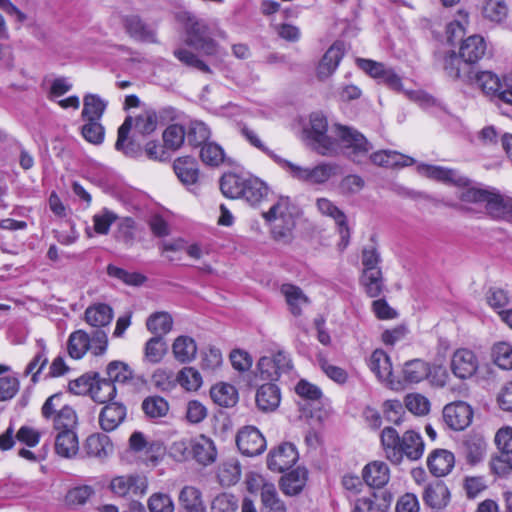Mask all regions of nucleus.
I'll use <instances>...</instances> for the list:
<instances>
[{"mask_svg":"<svg viewBox=\"0 0 512 512\" xmlns=\"http://www.w3.org/2000/svg\"><path fill=\"white\" fill-rule=\"evenodd\" d=\"M304 133L311 149L322 156H336L342 148L349 159L361 163L372 149L365 136L356 129L338 124L329 128L326 117L320 113L310 115Z\"/></svg>","mask_w":512,"mask_h":512,"instance_id":"f257e3e1","label":"nucleus"},{"mask_svg":"<svg viewBox=\"0 0 512 512\" xmlns=\"http://www.w3.org/2000/svg\"><path fill=\"white\" fill-rule=\"evenodd\" d=\"M380 440L386 458L396 465L404 458L416 461L424 453V441L415 430H407L400 436L395 428L387 426L382 430Z\"/></svg>","mask_w":512,"mask_h":512,"instance_id":"f03ea898","label":"nucleus"},{"mask_svg":"<svg viewBox=\"0 0 512 512\" xmlns=\"http://www.w3.org/2000/svg\"><path fill=\"white\" fill-rule=\"evenodd\" d=\"M176 20L182 25L185 33V44L201 52L205 56H216L219 45L212 37L210 26L189 11H180Z\"/></svg>","mask_w":512,"mask_h":512,"instance_id":"7ed1b4c3","label":"nucleus"},{"mask_svg":"<svg viewBox=\"0 0 512 512\" xmlns=\"http://www.w3.org/2000/svg\"><path fill=\"white\" fill-rule=\"evenodd\" d=\"M263 218L270 224L274 238L288 237L295 227L294 206L289 197H279L269 210L263 213Z\"/></svg>","mask_w":512,"mask_h":512,"instance_id":"20e7f679","label":"nucleus"},{"mask_svg":"<svg viewBox=\"0 0 512 512\" xmlns=\"http://www.w3.org/2000/svg\"><path fill=\"white\" fill-rule=\"evenodd\" d=\"M280 166L286 169L294 179L311 185L325 184L337 175L339 170V166L334 163L323 162L314 167H302L285 159Z\"/></svg>","mask_w":512,"mask_h":512,"instance_id":"39448f33","label":"nucleus"},{"mask_svg":"<svg viewBox=\"0 0 512 512\" xmlns=\"http://www.w3.org/2000/svg\"><path fill=\"white\" fill-rule=\"evenodd\" d=\"M41 414L46 420L52 421L55 430L77 426L76 412L71 406L63 403L62 393L48 397L41 408Z\"/></svg>","mask_w":512,"mask_h":512,"instance_id":"423d86ee","label":"nucleus"},{"mask_svg":"<svg viewBox=\"0 0 512 512\" xmlns=\"http://www.w3.org/2000/svg\"><path fill=\"white\" fill-rule=\"evenodd\" d=\"M291 368V359L283 351H279L272 356H263L259 359L256 371L249 383L251 386H257L258 378L270 381V383L277 381L281 374L287 373Z\"/></svg>","mask_w":512,"mask_h":512,"instance_id":"0eeeda50","label":"nucleus"},{"mask_svg":"<svg viewBox=\"0 0 512 512\" xmlns=\"http://www.w3.org/2000/svg\"><path fill=\"white\" fill-rule=\"evenodd\" d=\"M109 488L119 497H141L147 492L148 482L146 477L138 474L121 475L111 479Z\"/></svg>","mask_w":512,"mask_h":512,"instance_id":"6e6552de","label":"nucleus"},{"mask_svg":"<svg viewBox=\"0 0 512 512\" xmlns=\"http://www.w3.org/2000/svg\"><path fill=\"white\" fill-rule=\"evenodd\" d=\"M247 485L251 492L260 487L261 512H286V506L280 500L274 484L265 482L261 476H252L247 480Z\"/></svg>","mask_w":512,"mask_h":512,"instance_id":"1a4fd4ad","label":"nucleus"},{"mask_svg":"<svg viewBox=\"0 0 512 512\" xmlns=\"http://www.w3.org/2000/svg\"><path fill=\"white\" fill-rule=\"evenodd\" d=\"M236 445L241 454L248 457L262 454L267 446L265 437L254 426H244L238 431Z\"/></svg>","mask_w":512,"mask_h":512,"instance_id":"9d476101","label":"nucleus"},{"mask_svg":"<svg viewBox=\"0 0 512 512\" xmlns=\"http://www.w3.org/2000/svg\"><path fill=\"white\" fill-rule=\"evenodd\" d=\"M417 170L422 175L447 185L466 187L471 183V180L468 177L462 175L458 170L452 168L438 165L420 164L417 167Z\"/></svg>","mask_w":512,"mask_h":512,"instance_id":"9b49d317","label":"nucleus"},{"mask_svg":"<svg viewBox=\"0 0 512 512\" xmlns=\"http://www.w3.org/2000/svg\"><path fill=\"white\" fill-rule=\"evenodd\" d=\"M473 418V410L469 404L456 401L447 404L443 409V419L449 428L455 431L464 430Z\"/></svg>","mask_w":512,"mask_h":512,"instance_id":"f8f14e48","label":"nucleus"},{"mask_svg":"<svg viewBox=\"0 0 512 512\" xmlns=\"http://www.w3.org/2000/svg\"><path fill=\"white\" fill-rule=\"evenodd\" d=\"M298 460V452L291 443H282L272 449L267 457V466L271 471L284 472Z\"/></svg>","mask_w":512,"mask_h":512,"instance_id":"ddd939ff","label":"nucleus"},{"mask_svg":"<svg viewBox=\"0 0 512 512\" xmlns=\"http://www.w3.org/2000/svg\"><path fill=\"white\" fill-rule=\"evenodd\" d=\"M126 33L136 41L157 43V33L153 26L145 23L138 15H127L122 18Z\"/></svg>","mask_w":512,"mask_h":512,"instance_id":"4468645a","label":"nucleus"},{"mask_svg":"<svg viewBox=\"0 0 512 512\" xmlns=\"http://www.w3.org/2000/svg\"><path fill=\"white\" fill-rule=\"evenodd\" d=\"M316 206L322 215L331 217L335 221L338 227L339 235L341 237V242L343 243V246L346 247L349 243L350 229L345 213L340 210L331 200L324 197L318 198L316 200Z\"/></svg>","mask_w":512,"mask_h":512,"instance_id":"2eb2a0df","label":"nucleus"},{"mask_svg":"<svg viewBox=\"0 0 512 512\" xmlns=\"http://www.w3.org/2000/svg\"><path fill=\"white\" fill-rule=\"evenodd\" d=\"M450 366L456 377L467 379L476 373L478 369V359L473 351L461 348L454 352Z\"/></svg>","mask_w":512,"mask_h":512,"instance_id":"dca6fc26","label":"nucleus"},{"mask_svg":"<svg viewBox=\"0 0 512 512\" xmlns=\"http://www.w3.org/2000/svg\"><path fill=\"white\" fill-rule=\"evenodd\" d=\"M437 60L450 78L461 80L464 83L470 79L469 70L472 68L465 64L460 55L458 56L455 51L449 50L439 53L437 54Z\"/></svg>","mask_w":512,"mask_h":512,"instance_id":"f3484780","label":"nucleus"},{"mask_svg":"<svg viewBox=\"0 0 512 512\" xmlns=\"http://www.w3.org/2000/svg\"><path fill=\"white\" fill-rule=\"evenodd\" d=\"M487 51V43L481 35H471L464 39L459 48V55L468 66L481 60Z\"/></svg>","mask_w":512,"mask_h":512,"instance_id":"a211bd4d","label":"nucleus"},{"mask_svg":"<svg viewBox=\"0 0 512 512\" xmlns=\"http://www.w3.org/2000/svg\"><path fill=\"white\" fill-rule=\"evenodd\" d=\"M179 512H206L203 494L195 486H184L178 495Z\"/></svg>","mask_w":512,"mask_h":512,"instance_id":"6ab92c4d","label":"nucleus"},{"mask_svg":"<svg viewBox=\"0 0 512 512\" xmlns=\"http://www.w3.org/2000/svg\"><path fill=\"white\" fill-rule=\"evenodd\" d=\"M483 203L487 213L493 218H502L512 213V198L503 196L495 188H488Z\"/></svg>","mask_w":512,"mask_h":512,"instance_id":"aec40b11","label":"nucleus"},{"mask_svg":"<svg viewBox=\"0 0 512 512\" xmlns=\"http://www.w3.org/2000/svg\"><path fill=\"white\" fill-rule=\"evenodd\" d=\"M343 55L344 44L340 41L333 43L326 51L318 65V78L324 80L330 77L336 71Z\"/></svg>","mask_w":512,"mask_h":512,"instance_id":"412c9836","label":"nucleus"},{"mask_svg":"<svg viewBox=\"0 0 512 512\" xmlns=\"http://www.w3.org/2000/svg\"><path fill=\"white\" fill-rule=\"evenodd\" d=\"M362 478L368 486L382 488L390 479L389 467L383 461H372L364 466Z\"/></svg>","mask_w":512,"mask_h":512,"instance_id":"4be33fe9","label":"nucleus"},{"mask_svg":"<svg viewBox=\"0 0 512 512\" xmlns=\"http://www.w3.org/2000/svg\"><path fill=\"white\" fill-rule=\"evenodd\" d=\"M190 447L195 460L202 465L215 462L217 450L212 439L205 435H199L191 440Z\"/></svg>","mask_w":512,"mask_h":512,"instance_id":"5701e85b","label":"nucleus"},{"mask_svg":"<svg viewBox=\"0 0 512 512\" xmlns=\"http://www.w3.org/2000/svg\"><path fill=\"white\" fill-rule=\"evenodd\" d=\"M74 429L75 427H63L58 430L55 437V451L58 455L71 458L77 454L79 442Z\"/></svg>","mask_w":512,"mask_h":512,"instance_id":"b1692460","label":"nucleus"},{"mask_svg":"<svg viewBox=\"0 0 512 512\" xmlns=\"http://www.w3.org/2000/svg\"><path fill=\"white\" fill-rule=\"evenodd\" d=\"M126 408L118 402H110L104 406L99 415V424L104 431L115 430L125 419Z\"/></svg>","mask_w":512,"mask_h":512,"instance_id":"393cba45","label":"nucleus"},{"mask_svg":"<svg viewBox=\"0 0 512 512\" xmlns=\"http://www.w3.org/2000/svg\"><path fill=\"white\" fill-rule=\"evenodd\" d=\"M469 80L467 84L475 85L480 88L484 93L489 95H498L503 85L498 76L490 71H474L469 70Z\"/></svg>","mask_w":512,"mask_h":512,"instance_id":"a878e982","label":"nucleus"},{"mask_svg":"<svg viewBox=\"0 0 512 512\" xmlns=\"http://www.w3.org/2000/svg\"><path fill=\"white\" fill-rule=\"evenodd\" d=\"M449 496L450 493L446 485L442 481L436 480L425 487L422 497L427 506L441 509L448 504Z\"/></svg>","mask_w":512,"mask_h":512,"instance_id":"bb28decb","label":"nucleus"},{"mask_svg":"<svg viewBox=\"0 0 512 512\" xmlns=\"http://www.w3.org/2000/svg\"><path fill=\"white\" fill-rule=\"evenodd\" d=\"M455 458L446 449H436L428 457L427 464L430 472L436 477L448 474L454 467Z\"/></svg>","mask_w":512,"mask_h":512,"instance_id":"cd10ccee","label":"nucleus"},{"mask_svg":"<svg viewBox=\"0 0 512 512\" xmlns=\"http://www.w3.org/2000/svg\"><path fill=\"white\" fill-rule=\"evenodd\" d=\"M280 292L286 300L289 311L295 317L300 316L303 307H306L310 302L303 290L296 285L288 283L283 284L280 288Z\"/></svg>","mask_w":512,"mask_h":512,"instance_id":"c85d7f7f","label":"nucleus"},{"mask_svg":"<svg viewBox=\"0 0 512 512\" xmlns=\"http://www.w3.org/2000/svg\"><path fill=\"white\" fill-rule=\"evenodd\" d=\"M84 450L89 457L105 459L113 452V444L107 435L95 433L87 437Z\"/></svg>","mask_w":512,"mask_h":512,"instance_id":"c756f323","label":"nucleus"},{"mask_svg":"<svg viewBox=\"0 0 512 512\" xmlns=\"http://www.w3.org/2000/svg\"><path fill=\"white\" fill-rule=\"evenodd\" d=\"M173 169L178 179L184 185H193L198 181L199 169L195 158L190 156L179 157L174 161Z\"/></svg>","mask_w":512,"mask_h":512,"instance_id":"7c9ffc66","label":"nucleus"},{"mask_svg":"<svg viewBox=\"0 0 512 512\" xmlns=\"http://www.w3.org/2000/svg\"><path fill=\"white\" fill-rule=\"evenodd\" d=\"M197 351L196 341L187 335L178 336L172 344L173 356L182 364L192 362L196 358Z\"/></svg>","mask_w":512,"mask_h":512,"instance_id":"2f4dec72","label":"nucleus"},{"mask_svg":"<svg viewBox=\"0 0 512 512\" xmlns=\"http://www.w3.org/2000/svg\"><path fill=\"white\" fill-rule=\"evenodd\" d=\"M133 118L127 117L118 128V137L115 148L123 152L126 156L136 158L141 154V148L133 140L128 141V135L132 129Z\"/></svg>","mask_w":512,"mask_h":512,"instance_id":"473e14b6","label":"nucleus"},{"mask_svg":"<svg viewBox=\"0 0 512 512\" xmlns=\"http://www.w3.org/2000/svg\"><path fill=\"white\" fill-rule=\"evenodd\" d=\"M255 401L260 410L274 411L280 403V390L273 383L263 384L257 389Z\"/></svg>","mask_w":512,"mask_h":512,"instance_id":"72a5a7b5","label":"nucleus"},{"mask_svg":"<svg viewBox=\"0 0 512 512\" xmlns=\"http://www.w3.org/2000/svg\"><path fill=\"white\" fill-rule=\"evenodd\" d=\"M369 158L375 165L389 168L410 166L415 163L412 157L403 155L394 150L377 151L371 154Z\"/></svg>","mask_w":512,"mask_h":512,"instance_id":"f704fd0d","label":"nucleus"},{"mask_svg":"<svg viewBox=\"0 0 512 512\" xmlns=\"http://www.w3.org/2000/svg\"><path fill=\"white\" fill-rule=\"evenodd\" d=\"M269 194L268 186L257 177H246L241 199L251 205L259 204Z\"/></svg>","mask_w":512,"mask_h":512,"instance_id":"c9c22d12","label":"nucleus"},{"mask_svg":"<svg viewBox=\"0 0 512 512\" xmlns=\"http://www.w3.org/2000/svg\"><path fill=\"white\" fill-rule=\"evenodd\" d=\"M369 368L379 380L392 382V364L385 351L377 349L371 354Z\"/></svg>","mask_w":512,"mask_h":512,"instance_id":"e433bc0d","label":"nucleus"},{"mask_svg":"<svg viewBox=\"0 0 512 512\" xmlns=\"http://www.w3.org/2000/svg\"><path fill=\"white\" fill-rule=\"evenodd\" d=\"M108 102L97 94L88 93L83 98L82 120L100 121Z\"/></svg>","mask_w":512,"mask_h":512,"instance_id":"4c0bfd02","label":"nucleus"},{"mask_svg":"<svg viewBox=\"0 0 512 512\" xmlns=\"http://www.w3.org/2000/svg\"><path fill=\"white\" fill-rule=\"evenodd\" d=\"M306 480V469L298 467L281 478V490L288 496L297 495L304 488Z\"/></svg>","mask_w":512,"mask_h":512,"instance_id":"58836bf2","label":"nucleus"},{"mask_svg":"<svg viewBox=\"0 0 512 512\" xmlns=\"http://www.w3.org/2000/svg\"><path fill=\"white\" fill-rule=\"evenodd\" d=\"M113 319V309L104 303H97L85 310V321L93 327L108 325Z\"/></svg>","mask_w":512,"mask_h":512,"instance_id":"ea45409f","label":"nucleus"},{"mask_svg":"<svg viewBox=\"0 0 512 512\" xmlns=\"http://www.w3.org/2000/svg\"><path fill=\"white\" fill-rule=\"evenodd\" d=\"M403 378L408 383H419L430 374V365L422 359H413L404 363Z\"/></svg>","mask_w":512,"mask_h":512,"instance_id":"a19ab883","label":"nucleus"},{"mask_svg":"<svg viewBox=\"0 0 512 512\" xmlns=\"http://www.w3.org/2000/svg\"><path fill=\"white\" fill-rule=\"evenodd\" d=\"M482 16L494 24H501L508 17V7L504 0H484Z\"/></svg>","mask_w":512,"mask_h":512,"instance_id":"79ce46f5","label":"nucleus"},{"mask_svg":"<svg viewBox=\"0 0 512 512\" xmlns=\"http://www.w3.org/2000/svg\"><path fill=\"white\" fill-rule=\"evenodd\" d=\"M213 401L223 407H232L238 401V392L233 385L222 383L215 385L210 391Z\"/></svg>","mask_w":512,"mask_h":512,"instance_id":"37998d69","label":"nucleus"},{"mask_svg":"<svg viewBox=\"0 0 512 512\" xmlns=\"http://www.w3.org/2000/svg\"><path fill=\"white\" fill-rule=\"evenodd\" d=\"M246 177L228 173L220 180V189L224 196L232 199L241 198Z\"/></svg>","mask_w":512,"mask_h":512,"instance_id":"c03bdc74","label":"nucleus"},{"mask_svg":"<svg viewBox=\"0 0 512 512\" xmlns=\"http://www.w3.org/2000/svg\"><path fill=\"white\" fill-rule=\"evenodd\" d=\"M241 476V466L237 459L230 458L219 467L218 478L223 486L236 484Z\"/></svg>","mask_w":512,"mask_h":512,"instance_id":"a18cd8bd","label":"nucleus"},{"mask_svg":"<svg viewBox=\"0 0 512 512\" xmlns=\"http://www.w3.org/2000/svg\"><path fill=\"white\" fill-rule=\"evenodd\" d=\"M210 134V129L205 123L201 121H192L186 130V139L189 145L193 147H202L208 143Z\"/></svg>","mask_w":512,"mask_h":512,"instance_id":"49530a36","label":"nucleus"},{"mask_svg":"<svg viewBox=\"0 0 512 512\" xmlns=\"http://www.w3.org/2000/svg\"><path fill=\"white\" fill-rule=\"evenodd\" d=\"M173 319L167 312H156L150 315L146 321L147 329L155 334L162 336L171 331Z\"/></svg>","mask_w":512,"mask_h":512,"instance_id":"de8ad7c7","label":"nucleus"},{"mask_svg":"<svg viewBox=\"0 0 512 512\" xmlns=\"http://www.w3.org/2000/svg\"><path fill=\"white\" fill-rule=\"evenodd\" d=\"M90 336L83 330L73 332L68 340V353L74 359L82 358L89 350Z\"/></svg>","mask_w":512,"mask_h":512,"instance_id":"09e8293b","label":"nucleus"},{"mask_svg":"<svg viewBox=\"0 0 512 512\" xmlns=\"http://www.w3.org/2000/svg\"><path fill=\"white\" fill-rule=\"evenodd\" d=\"M167 352V344L162 336L150 338L144 347V359L152 364L159 363Z\"/></svg>","mask_w":512,"mask_h":512,"instance_id":"8fccbe9b","label":"nucleus"},{"mask_svg":"<svg viewBox=\"0 0 512 512\" xmlns=\"http://www.w3.org/2000/svg\"><path fill=\"white\" fill-rule=\"evenodd\" d=\"M173 55L183 65L196 69L202 73L210 74V67L195 53L185 47H178L173 51Z\"/></svg>","mask_w":512,"mask_h":512,"instance_id":"3c124183","label":"nucleus"},{"mask_svg":"<svg viewBox=\"0 0 512 512\" xmlns=\"http://www.w3.org/2000/svg\"><path fill=\"white\" fill-rule=\"evenodd\" d=\"M9 369L8 366L0 364V401L12 399L19 390V381L16 377L11 375L2 376Z\"/></svg>","mask_w":512,"mask_h":512,"instance_id":"603ef678","label":"nucleus"},{"mask_svg":"<svg viewBox=\"0 0 512 512\" xmlns=\"http://www.w3.org/2000/svg\"><path fill=\"white\" fill-rule=\"evenodd\" d=\"M362 284L371 298L378 297L384 288L381 270L363 271Z\"/></svg>","mask_w":512,"mask_h":512,"instance_id":"864d4df0","label":"nucleus"},{"mask_svg":"<svg viewBox=\"0 0 512 512\" xmlns=\"http://www.w3.org/2000/svg\"><path fill=\"white\" fill-rule=\"evenodd\" d=\"M38 344L40 346V351L33 357V359L28 363L24 370L25 376L31 375V380L33 383L38 382L39 374L48 363L46 347L43 341H38Z\"/></svg>","mask_w":512,"mask_h":512,"instance_id":"5fc2aeb1","label":"nucleus"},{"mask_svg":"<svg viewBox=\"0 0 512 512\" xmlns=\"http://www.w3.org/2000/svg\"><path fill=\"white\" fill-rule=\"evenodd\" d=\"M107 274L129 286H140L146 281V277L138 272H129L115 265L107 266Z\"/></svg>","mask_w":512,"mask_h":512,"instance_id":"6e6d98bb","label":"nucleus"},{"mask_svg":"<svg viewBox=\"0 0 512 512\" xmlns=\"http://www.w3.org/2000/svg\"><path fill=\"white\" fill-rule=\"evenodd\" d=\"M107 380L115 383H125L132 379L133 372L131 368L122 361H112L108 364L107 369Z\"/></svg>","mask_w":512,"mask_h":512,"instance_id":"4d7b16f0","label":"nucleus"},{"mask_svg":"<svg viewBox=\"0 0 512 512\" xmlns=\"http://www.w3.org/2000/svg\"><path fill=\"white\" fill-rule=\"evenodd\" d=\"M115 395L116 387L111 381L107 379H100L93 384L91 397L94 401L99 403H110Z\"/></svg>","mask_w":512,"mask_h":512,"instance_id":"13d9d810","label":"nucleus"},{"mask_svg":"<svg viewBox=\"0 0 512 512\" xmlns=\"http://www.w3.org/2000/svg\"><path fill=\"white\" fill-rule=\"evenodd\" d=\"M492 358L501 369H512V346L507 342L496 343L492 348Z\"/></svg>","mask_w":512,"mask_h":512,"instance_id":"bf43d9fd","label":"nucleus"},{"mask_svg":"<svg viewBox=\"0 0 512 512\" xmlns=\"http://www.w3.org/2000/svg\"><path fill=\"white\" fill-rule=\"evenodd\" d=\"M186 139V130L183 126L173 124L163 132V141L166 148L171 150L179 149Z\"/></svg>","mask_w":512,"mask_h":512,"instance_id":"052dcab7","label":"nucleus"},{"mask_svg":"<svg viewBox=\"0 0 512 512\" xmlns=\"http://www.w3.org/2000/svg\"><path fill=\"white\" fill-rule=\"evenodd\" d=\"M177 382L187 391H197L202 385V377L193 367H184L177 374Z\"/></svg>","mask_w":512,"mask_h":512,"instance_id":"680f3d73","label":"nucleus"},{"mask_svg":"<svg viewBox=\"0 0 512 512\" xmlns=\"http://www.w3.org/2000/svg\"><path fill=\"white\" fill-rule=\"evenodd\" d=\"M85 123L81 127L83 138L94 145H100L104 141L105 129L100 121L83 120Z\"/></svg>","mask_w":512,"mask_h":512,"instance_id":"e2e57ef3","label":"nucleus"},{"mask_svg":"<svg viewBox=\"0 0 512 512\" xmlns=\"http://www.w3.org/2000/svg\"><path fill=\"white\" fill-rule=\"evenodd\" d=\"M200 158L206 165L216 167L223 163L224 151L218 144L214 142H208L201 147Z\"/></svg>","mask_w":512,"mask_h":512,"instance_id":"0e129e2a","label":"nucleus"},{"mask_svg":"<svg viewBox=\"0 0 512 512\" xmlns=\"http://www.w3.org/2000/svg\"><path fill=\"white\" fill-rule=\"evenodd\" d=\"M94 494V489L88 485L76 486L68 490L65 496V503L69 507L84 505Z\"/></svg>","mask_w":512,"mask_h":512,"instance_id":"69168bd1","label":"nucleus"},{"mask_svg":"<svg viewBox=\"0 0 512 512\" xmlns=\"http://www.w3.org/2000/svg\"><path fill=\"white\" fill-rule=\"evenodd\" d=\"M145 414L151 418L163 417L167 414L169 406L167 401L159 396L148 397L142 403Z\"/></svg>","mask_w":512,"mask_h":512,"instance_id":"338daca9","label":"nucleus"},{"mask_svg":"<svg viewBox=\"0 0 512 512\" xmlns=\"http://www.w3.org/2000/svg\"><path fill=\"white\" fill-rule=\"evenodd\" d=\"M238 499L229 493L217 495L211 503V512H236Z\"/></svg>","mask_w":512,"mask_h":512,"instance_id":"774afa93","label":"nucleus"}]
</instances>
